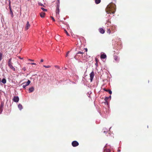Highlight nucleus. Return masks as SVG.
Segmentation results:
<instances>
[{
    "label": "nucleus",
    "mask_w": 152,
    "mask_h": 152,
    "mask_svg": "<svg viewBox=\"0 0 152 152\" xmlns=\"http://www.w3.org/2000/svg\"><path fill=\"white\" fill-rule=\"evenodd\" d=\"M59 0H58V14H59Z\"/></svg>",
    "instance_id": "obj_16"
},
{
    "label": "nucleus",
    "mask_w": 152,
    "mask_h": 152,
    "mask_svg": "<svg viewBox=\"0 0 152 152\" xmlns=\"http://www.w3.org/2000/svg\"><path fill=\"white\" fill-rule=\"evenodd\" d=\"M29 64H31V65H36V63H29Z\"/></svg>",
    "instance_id": "obj_32"
},
{
    "label": "nucleus",
    "mask_w": 152,
    "mask_h": 152,
    "mask_svg": "<svg viewBox=\"0 0 152 152\" xmlns=\"http://www.w3.org/2000/svg\"><path fill=\"white\" fill-rule=\"evenodd\" d=\"M109 98H110V99H111V96L110 95V96H109V97H106L104 98V100L105 101V102L107 103V100H108V99Z\"/></svg>",
    "instance_id": "obj_13"
},
{
    "label": "nucleus",
    "mask_w": 152,
    "mask_h": 152,
    "mask_svg": "<svg viewBox=\"0 0 152 152\" xmlns=\"http://www.w3.org/2000/svg\"><path fill=\"white\" fill-rule=\"evenodd\" d=\"M50 18H51V19H52V20H53V21H55V19L53 17L51 16Z\"/></svg>",
    "instance_id": "obj_29"
},
{
    "label": "nucleus",
    "mask_w": 152,
    "mask_h": 152,
    "mask_svg": "<svg viewBox=\"0 0 152 152\" xmlns=\"http://www.w3.org/2000/svg\"><path fill=\"white\" fill-rule=\"evenodd\" d=\"M72 146L74 147H75L79 145V143L76 141H74L72 143Z\"/></svg>",
    "instance_id": "obj_3"
},
{
    "label": "nucleus",
    "mask_w": 152,
    "mask_h": 152,
    "mask_svg": "<svg viewBox=\"0 0 152 152\" xmlns=\"http://www.w3.org/2000/svg\"><path fill=\"white\" fill-rule=\"evenodd\" d=\"M57 7L56 8V10H57Z\"/></svg>",
    "instance_id": "obj_47"
},
{
    "label": "nucleus",
    "mask_w": 152,
    "mask_h": 152,
    "mask_svg": "<svg viewBox=\"0 0 152 152\" xmlns=\"http://www.w3.org/2000/svg\"><path fill=\"white\" fill-rule=\"evenodd\" d=\"M107 33H108L109 34H110L111 33V31L110 30V28H107Z\"/></svg>",
    "instance_id": "obj_23"
},
{
    "label": "nucleus",
    "mask_w": 152,
    "mask_h": 152,
    "mask_svg": "<svg viewBox=\"0 0 152 152\" xmlns=\"http://www.w3.org/2000/svg\"><path fill=\"white\" fill-rule=\"evenodd\" d=\"M23 70H24V71H25L26 70V68L25 67H24L22 69Z\"/></svg>",
    "instance_id": "obj_33"
},
{
    "label": "nucleus",
    "mask_w": 152,
    "mask_h": 152,
    "mask_svg": "<svg viewBox=\"0 0 152 152\" xmlns=\"http://www.w3.org/2000/svg\"><path fill=\"white\" fill-rule=\"evenodd\" d=\"M85 50L86 52L87 51V48H85Z\"/></svg>",
    "instance_id": "obj_39"
},
{
    "label": "nucleus",
    "mask_w": 152,
    "mask_h": 152,
    "mask_svg": "<svg viewBox=\"0 0 152 152\" xmlns=\"http://www.w3.org/2000/svg\"><path fill=\"white\" fill-rule=\"evenodd\" d=\"M107 58V56L106 54L104 53H102L100 56V58L101 59H104L106 58Z\"/></svg>",
    "instance_id": "obj_6"
},
{
    "label": "nucleus",
    "mask_w": 152,
    "mask_h": 152,
    "mask_svg": "<svg viewBox=\"0 0 152 152\" xmlns=\"http://www.w3.org/2000/svg\"><path fill=\"white\" fill-rule=\"evenodd\" d=\"M2 82L3 84H5L6 82V80L5 79L3 78L1 81Z\"/></svg>",
    "instance_id": "obj_20"
},
{
    "label": "nucleus",
    "mask_w": 152,
    "mask_h": 152,
    "mask_svg": "<svg viewBox=\"0 0 152 152\" xmlns=\"http://www.w3.org/2000/svg\"><path fill=\"white\" fill-rule=\"evenodd\" d=\"M45 13L44 12H42L40 14V16L41 18H43L45 17Z\"/></svg>",
    "instance_id": "obj_14"
},
{
    "label": "nucleus",
    "mask_w": 152,
    "mask_h": 152,
    "mask_svg": "<svg viewBox=\"0 0 152 152\" xmlns=\"http://www.w3.org/2000/svg\"><path fill=\"white\" fill-rule=\"evenodd\" d=\"M84 53L83 52L81 51L78 52L76 54V55L75 56V58L76 59L77 58V57L79 56L80 57L82 56L83 54Z\"/></svg>",
    "instance_id": "obj_2"
},
{
    "label": "nucleus",
    "mask_w": 152,
    "mask_h": 152,
    "mask_svg": "<svg viewBox=\"0 0 152 152\" xmlns=\"http://www.w3.org/2000/svg\"><path fill=\"white\" fill-rule=\"evenodd\" d=\"M43 61H44V60H43V59H42L41 60V61H40V62H43Z\"/></svg>",
    "instance_id": "obj_37"
},
{
    "label": "nucleus",
    "mask_w": 152,
    "mask_h": 152,
    "mask_svg": "<svg viewBox=\"0 0 152 152\" xmlns=\"http://www.w3.org/2000/svg\"><path fill=\"white\" fill-rule=\"evenodd\" d=\"M95 64L96 66H97V63H96Z\"/></svg>",
    "instance_id": "obj_40"
},
{
    "label": "nucleus",
    "mask_w": 152,
    "mask_h": 152,
    "mask_svg": "<svg viewBox=\"0 0 152 152\" xmlns=\"http://www.w3.org/2000/svg\"><path fill=\"white\" fill-rule=\"evenodd\" d=\"M30 25L29 23V22L28 21H27V23L26 24L25 29L26 30H27L30 27Z\"/></svg>",
    "instance_id": "obj_8"
},
{
    "label": "nucleus",
    "mask_w": 152,
    "mask_h": 152,
    "mask_svg": "<svg viewBox=\"0 0 152 152\" xmlns=\"http://www.w3.org/2000/svg\"><path fill=\"white\" fill-rule=\"evenodd\" d=\"M18 107L19 109H20V110L23 108V107L22 105L20 104H19L18 105Z\"/></svg>",
    "instance_id": "obj_19"
},
{
    "label": "nucleus",
    "mask_w": 152,
    "mask_h": 152,
    "mask_svg": "<svg viewBox=\"0 0 152 152\" xmlns=\"http://www.w3.org/2000/svg\"><path fill=\"white\" fill-rule=\"evenodd\" d=\"M22 85H23V88H25V87L26 86H25V84H22Z\"/></svg>",
    "instance_id": "obj_31"
},
{
    "label": "nucleus",
    "mask_w": 152,
    "mask_h": 152,
    "mask_svg": "<svg viewBox=\"0 0 152 152\" xmlns=\"http://www.w3.org/2000/svg\"><path fill=\"white\" fill-rule=\"evenodd\" d=\"M118 152H120L121 150H118Z\"/></svg>",
    "instance_id": "obj_42"
},
{
    "label": "nucleus",
    "mask_w": 152,
    "mask_h": 152,
    "mask_svg": "<svg viewBox=\"0 0 152 152\" xmlns=\"http://www.w3.org/2000/svg\"><path fill=\"white\" fill-rule=\"evenodd\" d=\"M34 90V88L33 87H32L30 88L29 89V93H31L33 92Z\"/></svg>",
    "instance_id": "obj_12"
},
{
    "label": "nucleus",
    "mask_w": 152,
    "mask_h": 152,
    "mask_svg": "<svg viewBox=\"0 0 152 152\" xmlns=\"http://www.w3.org/2000/svg\"><path fill=\"white\" fill-rule=\"evenodd\" d=\"M11 60H12V58H10L9 59V61H8V63H12V62H11Z\"/></svg>",
    "instance_id": "obj_28"
},
{
    "label": "nucleus",
    "mask_w": 152,
    "mask_h": 152,
    "mask_svg": "<svg viewBox=\"0 0 152 152\" xmlns=\"http://www.w3.org/2000/svg\"><path fill=\"white\" fill-rule=\"evenodd\" d=\"M41 9L43 11H47V10L43 7H42Z\"/></svg>",
    "instance_id": "obj_27"
},
{
    "label": "nucleus",
    "mask_w": 152,
    "mask_h": 152,
    "mask_svg": "<svg viewBox=\"0 0 152 152\" xmlns=\"http://www.w3.org/2000/svg\"><path fill=\"white\" fill-rule=\"evenodd\" d=\"M2 107H3V106L2 105L0 107V113H1L2 111V110H3Z\"/></svg>",
    "instance_id": "obj_25"
},
{
    "label": "nucleus",
    "mask_w": 152,
    "mask_h": 152,
    "mask_svg": "<svg viewBox=\"0 0 152 152\" xmlns=\"http://www.w3.org/2000/svg\"><path fill=\"white\" fill-rule=\"evenodd\" d=\"M107 144H106L105 146L104 147V152H111L109 148H105L107 147Z\"/></svg>",
    "instance_id": "obj_7"
},
{
    "label": "nucleus",
    "mask_w": 152,
    "mask_h": 152,
    "mask_svg": "<svg viewBox=\"0 0 152 152\" xmlns=\"http://www.w3.org/2000/svg\"><path fill=\"white\" fill-rule=\"evenodd\" d=\"M111 127H110V128L109 129V131H110V129H111Z\"/></svg>",
    "instance_id": "obj_43"
},
{
    "label": "nucleus",
    "mask_w": 152,
    "mask_h": 152,
    "mask_svg": "<svg viewBox=\"0 0 152 152\" xmlns=\"http://www.w3.org/2000/svg\"><path fill=\"white\" fill-rule=\"evenodd\" d=\"M13 100L14 102H17L19 101V98L18 96H14Z\"/></svg>",
    "instance_id": "obj_9"
},
{
    "label": "nucleus",
    "mask_w": 152,
    "mask_h": 152,
    "mask_svg": "<svg viewBox=\"0 0 152 152\" xmlns=\"http://www.w3.org/2000/svg\"><path fill=\"white\" fill-rule=\"evenodd\" d=\"M43 66L46 68H49L50 67V66L49 65H48V66L44 65Z\"/></svg>",
    "instance_id": "obj_26"
},
{
    "label": "nucleus",
    "mask_w": 152,
    "mask_h": 152,
    "mask_svg": "<svg viewBox=\"0 0 152 152\" xmlns=\"http://www.w3.org/2000/svg\"><path fill=\"white\" fill-rule=\"evenodd\" d=\"M99 32L102 34H103L105 32V31L102 28H99Z\"/></svg>",
    "instance_id": "obj_10"
},
{
    "label": "nucleus",
    "mask_w": 152,
    "mask_h": 152,
    "mask_svg": "<svg viewBox=\"0 0 152 152\" xmlns=\"http://www.w3.org/2000/svg\"><path fill=\"white\" fill-rule=\"evenodd\" d=\"M103 131L104 133H106L108 132V129L105 128L103 129Z\"/></svg>",
    "instance_id": "obj_18"
},
{
    "label": "nucleus",
    "mask_w": 152,
    "mask_h": 152,
    "mask_svg": "<svg viewBox=\"0 0 152 152\" xmlns=\"http://www.w3.org/2000/svg\"><path fill=\"white\" fill-rule=\"evenodd\" d=\"M114 58L115 60L118 62L119 61V58H118V57L117 56H114Z\"/></svg>",
    "instance_id": "obj_15"
},
{
    "label": "nucleus",
    "mask_w": 152,
    "mask_h": 152,
    "mask_svg": "<svg viewBox=\"0 0 152 152\" xmlns=\"http://www.w3.org/2000/svg\"><path fill=\"white\" fill-rule=\"evenodd\" d=\"M20 58V59H22V58Z\"/></svg>",
    "instance_id": "obj_44"
},
{
    "label": "nucleus",
    "mask_w": 152,
    "mask_h": 152,
    "mask_svg": "<svg viewBox=\"0 0 152 152\" xmlns=\"http://www.w3.org/2000/svg\"><path fill=\"white\" fill-rule=\"evenodd\" d=\"M105 91H106L108 92L110 94H112V91L110 90H105Z\"/></svg>",
    "instance_id": "obj_21"
},
{
    "label": "nucleus",
    "mask_w": 152,
    "mask_h": 152,
    "mask_svg": "<svg viewBox=\"0 0 152 152\" xmlns=\"http://www.w3.org/2000/svg\"><path fill=\"white\" fill-rule=\"evenodd\" d=\"M12 63H8V66L11 69H12L14 71H15L16 70L15 68L13 66Z\"/></svg>",
    "instance_id": "obj_4"
},
{
    "label": "nucleus",
    "mask_w": 152,
    "mask_h": 152,
    "mask_svg": "<svg viewBox=\"0 0 152 152\" xmlns=\"http://www.w3.org/2000/svg\"><path fill=\"white\" fill-rule=\"evenodd\" d=\"M58 37H60V36L59 35H58Z\"/></svg>",
    "instance_id": "obj_41"
},
{
    "label": "nucleus",
    "mask_w": 152,
    "mask_h": 152,
    "mask_svg": "<svg viewBox=\"0 0 152 152\" xmlns=\"http://www.w3.org/2000/svg\"><path fill=\"white\" fill-rule=\"evenodd\" d=\"M2 53H0V61L2 60Z\"/></svg>",
    "instance_id": "obj_24"
},
{
    "label": "nucleus",
    "mask_w": 152,
    "mask_h": 152,
    "mask_svg": "<svg viewBox=\"0 0 152 152\" xmlns=\"http://www.w3.org/2000/svg\"><path fill=\"white\" fill-rule=\"evenodd\" d=\"M101 1V0H95V2L97 4L99 3Z\"/></svg>",
    "instance_id": "obj_22"
},
{
    "label": "nucleus",
    "mask_w": 152,
    "mask_h": 152,
    "mask_svg": "<svg viewBox=\"0 0 152 152\" xmlns=\"http://www.w3.org/2000/svg\"><path fill=\"white\" fill-rule=\"evenodd\" d=\"M31 83V81L28 80L27 82H24L22 83V84H25V86H28Z\"/></svg>",
    "instance_id": "obj_11"
},
{
    "label": "nucleus",
    "mask_w": 152,
    "mask_h": 152,
    "mask_svg": "<svg viewBox=\"0 0 152 152\" xmlns=\"http://www.w3.org/2000/svg\"><path fill=\"white\" fill-rule=\"evenodd\" d=\"M9 8H10V7H11L10 3V2L9 3Z\"/></svg>",
    "instance_id": "obj_34"
},
{
    "label": "nucleus",
    "mask_w": 152,
    "mask_h": 152,
    "mask_svg": "<svg viewBox=\"0 0 152 152\" xmlns=\"http://www.w3.org/2000/svg\"><path fill=\"white\" fill-rule=\"evenodd\" d=\"M69 51H68V52L67 53V54H66V56H68V54H69Z\"/></svg>",
    "instance_id": "obj_36"
},
{
    "label": "nucleus",
    "mask_w": 152,
    "mask_h": 152,
    "mask_svg": "<svg viewBox=\"0 0 152 152\" xmlns=\"http://www.w3.org/2000/svg\"><path fill=\"white\" fill-rule=\"evenodd\" d=\"M10 11V14L11 15L12 17V18L13 16V12H12L11 7H10V8H9Z\"/></svg>",
    "instance_id": "obj_17"
},
{
    "label": "nucleus",
    "mask_w": 152,
    "mask_h": 152,
    "mask_svg": "<svg viewBox=\"0 0 152 152\" xmlns=\"http://www.w3.org/2000/svg\"><path fill=\"white\" fill-rule=\"evenodd\" d=\"M28 60L30 61H34V60H32V59H28Z\"/></svg>",
    "instance_id": "obj_35"
},
{
    "label": "nucleus",
    "mask_w": 152,
    "mask_h": 152,
    "mask_svg": "<svg viewBox=\"0 0 152 152\" xmlns=\"http://www.w3.org/2000/svg\"><path fill=\"white\" fill-rule=\"evenodd\" d=\"M64 31H65L66 34L68 36H69V33H68V32L66 31V30H65V29H64Z\"/></svg>",
    "instance_id": "obj_30"
},
{
    "label": "nucleus",
    "mask_w": 152,
    "mask_h": 152,
    "mask_svg": "<svg viewBox=\"0 0 152 152\" xmlns=\"http://www.w3.org/2000/svg\"><path fill=\"white\" fill-rule=\"evenodd\" d=\"M95 60H96V61H97V59H96H96H95Z\"/></svg>",
    "instance_id": "obj_45"
},
{
    "label": "nucleus",
    "mask_w": 152,
    "mask_h": 152,
    "mask_svg": "<svg viewBox=\"0 0 152 152\" xmlns=\"http://www.w3.org/2000/svg\"><path fill=\"white\" fill-rule=\"evenodd\" d=\"M59 43H60V42H59L58 44H59Z\"/></svg>",
    "instance_id": "obj_46"
},
{
    "label": "nucleus",
    "mask_w": 152,
    "mask_h": 152,
    "mask_svg": "<svg viewBox=\"0 0 152 152\" xmlns=\"http://www.w3.org/2000/svg\"><path fill=\"white\" fill-rule=\"evenodd\" d=\"M115 6V5L113 4H108L107 6V8L109 12L107 11V13L111 14L112 13L113 14H114L116 10Z\"/></svg>",
    "instance_id": "obj_1"
},
{
    "label": "nucleus",
    "mask_w": 152,
    "mask_h": 152,
    "mask_svg": "<svg viewBox=\"0 0 152 152\" xmlns=\"http://www.w3.org/2000/svg\"><path fill=\"white\" fill-rule=\"evenodd\" d=\"M94 76V73L93 72H91L90 74V81L92 82Z\"/></svg>",
    "instance_id": "obj_5"
},
{
    "label": "nucleus",
    "mask_w": 152,
    "mask_h": 152,
    "mask_svg": "<svg viewBox=\"0 0 152 152\" xmlns=\"http://www.w3.org/2000/svg\"><path fill=\"white\" fill-rule=\"evenodd\" d=\"M88 96L89 97L90 96V94H89V93H88Z\"/></svg>",
    "instance_id": "obj_38"
}]
</instances>
